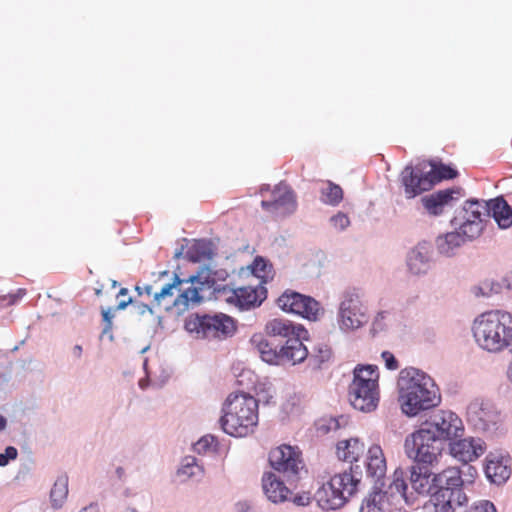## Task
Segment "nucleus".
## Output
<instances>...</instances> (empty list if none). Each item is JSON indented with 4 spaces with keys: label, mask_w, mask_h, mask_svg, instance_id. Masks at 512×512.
Returning <instances> with one entry per match:
<instances>
[{
    "label": "nucleus",
    "mask_w": 512,
    "mask_h": 512,
    "mask_svg": "<svg viewBox=\"0 0 512 512\" xmlns=\"http://www.w3.org/2000/svg\"><path fill=\"white\" fill-rule=\"evenodd\" d=\"M397 387L401 410L409 417L436 407L441 401L439 390L433 379L413 367L400 371Z\"/></svg>",
    "instance_id": "obj_1"
},
{
    "label": "nucleus",
    "mask_w": 512,
    "mask_h": 512,
    "mask_svg": "<svg viewBox=\"0 0 512 512\" xmlns=\"http://www.w3.org/2000/svg\"><path fill=\"white\" fill-rule=\"evenodd\" d=\"M220 419L223 431L234 437L254 433L259 421L258 400L250 394H231L225 401Z\"/></svg>",
    "instance_id": "obj_2"
},
{
    "label": "nucleus",
    "mask_w": 512,
    "mask_h": 512,
    "mask_svg": "<svg viewBox=\"0 0 512 512\" xmlns=\"http://www.w3.org/2000/svg\"><path fill=\"white\" fill-rule=\"evenodd\" d=\"M473 335L478 345L489 352H500L512 346V315L490 311L474 320Z\"/></svg>",
    "instance_id": "obj_3"
},
{
    "label": "nucleus",
    "mask_w": 512,
    "mask_h": 512,
    "mask_svg": "<svg viewBox=\"0 0 512 512\" xmlns=\"http://www.w3.org/2000/svg\"><path fill=\"white\" fill-rule=\"evenodd\" d=\"M349 385L348 396L351 405L362 412L374 411L379 403V373L373 365L357 366Z\"/></svg>",
    "instance_id": "obj_4"
},
{
    "label": "nucleus",
    "mask_w": 512,
    "mask_h": 512,
    "mask_svg": "<svg viewBox=\"0 0 512 512\" xmlns=\"http://www.w3.org/2000/svg\"><path fill=\"white\" fill-rule=\"evenodd\" d=\"M444 444L423 424L405 438L404 450L417 464L433 466L439 462Z\"/></svg>",
    "instance_id": "obj_5"
},
{
    "label": "nucleus",
    "mask_w": 512,
    "mask_h": 512,
    "mask_svg": "<svg viewBox=\"0 0 512 512\" xmlns=\"http://www.w3.org/2000/svg\"><path fill=\"white\" fill-rule=\"evenodd\" d=\"M185 329L197 338H222L235 331L234 321L225 314L192 315L185 321Z\"/></svg>",
    "instance_id": "obj_6"
},
{
    "label": "nucleus",
    "mask_w": 512,
    "mask_h": 512,
    "mask_svg": "<svg viewBox=\"0 0 512 512\" xmlns=\"http://www.w3.org/2000/svg\"><path fill=\"white\" fill-rule=\"evenodd\" d=\"M277 305L285 312L293 313L312 321L318 320L324 313L320 303L314 298L292 290H286L277 299Z\"/></svg>",
    "instance_id": "obj_7"
},
{
    "label": "nucleus",
    "mask_w": 512,
    "mask_h": 512,
    "mask_svg": "<svg viewBox=\"0 0 512 512\" xmlns=\"http://www.w3.org/2000/svg\"><path fill=\"white\" fill-rule=\"evenodd\" d=\"M422 424L431 430L443 444L446 441L450 442L462 437L464 433V425L461 418L449 410H439Z\"/></svg>",
    "instance_id": "obj_8"
},
{
    "label": "nucleus",
    "mask_w": 512,
    "mask_h": 512,
    "mask_svg": "<svg viewBox=\"0 0 512 512\" xmlns=\"http://www.w3.org/2000/svg\"><path fill=\"white\" fill-rule=\"evenodd\" d=\"M269 464L286 477H295L304 468L302 451L297 446L282 444L270 450Z\"/></svg>",
    "instance_id": "obj_9"
},
{
    "label": "nucleus",
    "mask_w": 512,
    "mask_h": 512,
    "mask_svg": "<svg viewBox=\"0 0 512 512\" xmlns=\"http://www.w3.org/2000/svg\"><path fill=\"white\" fill-rule=\"evenodd\" d=\"M368 322V316L363 309L358 295L347 294L340 304L339 324L342 330L352 331Z\"/></svg>",
    "instance_id": "obj_10"
},
{
    "label": "nucleus",
    "mask_w": 512,
    "mask_h": 512,
    "mask_svg": "<svg viewBox=\"0 0 512 512\" xmlns=\"http://www.w3.org/2000/svg\"><path fill=\"white\" fill-rule=\"evenodd\" d=\"M182 281L183 285L189 284V286L178 288L179 295L176 301L178 313L186 311L190 304H199L203 299L202 292L205 288H210L213 283L209 280V276H203V272Z\"/></svg>",
    "instance_id": "obj_11"
},
{
    "label": "nucleus",
    "mask_w": 512,
    "mask_h": 512,
    "mask_svg": "<svg viewBox=\"0 0 512 512\" xmlns=\"http://www.w3.org/2000/svg\"><path fill=\"white\" fill-rule=\"evenodd\" d=\"M470 423L481 431H487L499 421V413L490 401L475 399L467 408Z\"/></svg>",
    "instance_id": "obj_12"
},
{
    "label": "nucleus",
    "mask_w": 512,
    "mask_h": 512,
    "mask_svg": "<svg viewBox=\"0 0 512 512\" xmlns=\"http://www.w3.org/2000/svg\"><path fill=\"white\" fill-rule=\"evenodd\" d=\"M271 200H263L262 208L272 216H285L296 208L293 191L286 185H278L271 192Z\"/></svg>",
    "instance_id": "obj_13"
},
{
    "label": "nucleus",
    "mask_w": 512,
    "mask_h": 512,
    "mask_svg": "<svg viewBox=\"0 0 512 512\" xmlns=\"http://www.w3.org/2000/svg\"><path fill=\"white\" fill-rule=\"evenodd\" d=\"M485 442L480 438H456L449 442V453L456 460L467 464L485 453Z\"/></svg>",
    "instance_id": "obj_14"
},
{
    "label": "nucleus",
    "mask_w": 512,
    "mask_h": 512,
    "mask_svg": "<svg viewBox=\"0 0 512 512\" xmlns=\"http://www.w3.org/2000/svg\"><path fill=\"white\" fill-rule=\"evenodd\" d=\"M401 183L407 198H414L433 187L428 171L424 172L419 167L406 166L401 173Z\"/></svg>",
    "instance_id": "obj_15"
},
{
    "label": "nucleus",
    "mask_w": 512,
    "mask_h": 512,
    "mask_svg": "<svg viewBox=\"0 0 512 512\" xmlns=\"http://www.w3.org/2000/svg\"><path fill=\"white\" fill-rule=\"evenodd\" d=\"M430 495V502L435 507V512H454L456 507L467 503V497L463 491L453 492L449 489L436 488Z\"/></svg>",
    "instance_id": "obj_16"
},
{
    "label": "nucleus",
    "mask_w": 512,
    "mask_h": 512,
    "mask_svg": "<svg viewBox=\"0 0 512 512\" xmlns=\"http://www.w3.org/2000/svg\"><path fill=\"white\" fill-rule=\"evenodd\" d=\"M267 336L289 340L294 336L307 334V331L300 324H293L290 320L274 318L265 325Z\"/></svg>",
    "instance_id": "obj_17"
},
{
    "label": "nucleus",
    "mask_w": 512,
    "mask_h": 512,
    "mask_svg": "<svg viewBox=\"0 0 512 512\" xmlns=\"http://www.w3.org/2000/svg\"><path fill=\"white\" fill-rule=\"evenodd\" d=\"M265 298V291L255 287H239L232 291L227 301L238 306L240 309H249L259 306Z\"/></svg>",
    "instance_id": "obj_18"
},
{
    "label": "nucleus",
    "mask_w": 512,
    "mask_h": 512,
    "mask_svg": "<svg viewBox=\"0 0 512 512\" xmlns=\"http://www.w3.org/2000/svg\"><path fill=\"white\" fill-rule=\"evenodd\" d=\"M262 488L267 498L273 503H280L290 499L292 492L278 476L266 472L262 476Z\"/></svg>",
    "instance_id": "obj_19"
},
{
    "label": "nucleus",
    "mask_w": 512,
    "mask_h": 512,
    "mask_svg": "<svg viewBox=\"0 0 512 512\" xmlns=\"http://www.w3.org/2000/svg\"><path fill=\"white\" fill-rule=\"evenodd\" d=\"M432 247L427 242L418 243L408 254L407 266L413 274L425 273L429 267Z\"/></svg>",
    "instance_id": "obj_20"
},
{
    "label": "nucleus",
    "mask_w": 512,
    "mask_h": 512,
    "mask_svg": "<svg viewBox=\"0 0 512 512\" xmlns=\"http://www.w3.org/2000/svg\"><path fill=\"white\" fill-rule=\"evenodd\" d=\"M485 474L493 483H504L511 474L507 459L490 453L486 457Z\"/></svg>",
    "instance_id": "obj_21"
},
{
    "label": "nucleus",
    "mask_w": 512,
    "mask_h": 512,
    "mask_svg": "<svg viewBox=\"0 0 512 512\" xmlns=\"http://www.w3.org/2000/svg\"><path fill=\"white\" fill-rule=\"evenodd\" d=\"M319 505L326 510H335L343 507L346 503L343 491L332 487V481L329 480L323 484L316 493Z\"/></svg>",
    "instance_id": "obj_22"
},
{
    "label": "nucleus",
    "mask_w": 512,
    "mask_h": 512,
    "mask_svg": "<svg viewBox=\"0 0 512 512\" xmlns=\"http://www.w3.org/2000/svg\"><path fill=\"white\" fill-rule=\"evenodd\" d=\"M454 194H459V190H439L423 197L422 203L429 214L438 216L443 213L444 207L454 199Z\"/></svg>",
    "instance_id": "obj_23"
},
{
    "label": "nucleus",
    "mask_w": 512,
    "mask_h": 512,
    "mask_svg": "<svg viewBox=\"0 0 512 512\" xmlns=\"http://www.w3.org/2000/svg\"><path fill=\"white\" fill-rule=\"evenodd\" d=\"M387 471V463L380 445L373 444L369 447L366 457V472L368 476L381 479Z\"/></svg>",
    "instance_id": "obj_24"
},
{
    "label": "nucleus",
    "mask_w": 512,
    "mask_h": 512,
    "mask_svg": "<svg viewBox=\"0 0 512 512\" xmlns=\"http://www.w3.org/2000/svg\"><path fill=\"white\" fill-rule=\"evenodd\" d=\"M306 334L294 336L286 340L285 345L279 350V359H285L292 364H297L304 361L308 356V350L302 343V339Z\"/></svg>",
    "instance_id": "obj_25"
},
{
    "label": "nucleus",
    "mask_w": 512,
    "mask_h": 512,
    "mask_svg": "<svg viewBox=\"0 0 512 512\" xmlns=\"http://www.w3.org/2000/svg\"><path fill=\"white\" fill-rule=\"evenodd\" d=\"M178 286H183V281L176 275L172 283L166 284L154 294L153 305L165 311L176 309L177 297H174V290Z\"/></svg>",
    "instance_id": "obj_26"
},
{
    "label": "nucleus",
    "mask_w": 512,
    "mask_h": 512,
    "mask_svg": "<svg viewBox=\"0 0 512 512\" xmlns=\"http://www.w3.org/2000/svg\"><path fill=\"white\" fill-rule=\"evenodd\" d=\"M364 450L363 442L358 438H350L337 443L336 455L340 460L353 463L359 460Z\"/></svg>",
    "instance_id": "obj_27"
},
{
    "label": "nucleus",
    "mask_w": 512,
    "mask_h": 512,
    "mask_svg": "<svg viewBox=\"0 0 512 512\" xmlns=\"http://www.w3.org/2000/svg\"><path fill=\"white\" fill-rule=\"evenodd\" d=\"M433 481L436 488L449 489L453 492L463 491V480L459 469L450 467L440 473L433 474Z\"/></svg>",
    "instance_id": "obj_28"
},
{
    "label": "nucleus",
    "mask_w": 512,
    "mask_h": 512,
    "mask_svg": "<svg viewBox=\"0 0 512 512\" xmlns=\"http://www.w3.org/2000/svg\"><path fill=\"white\" fill-rule=\"evenodd\" d=\"M330 480L332 481V487L334 489L336 487L340 491H343L346 502L356 493L358 485L360 484V478L353 473L352 468H350L349 471L335 474Z\"/></svg>",
    "instance_id": "obj_29"
},
{
    "label": "nucleus",
    "mask_w": 512,
    "mask_h": 512,
    "mask_svg": "<svg viewBox=\"0 0 512 512\" xmlns=\"http://www.w3.org/2000/svg\"><path fill=\"white\" fill-rule=\"evenodd\" d=\"M412 488L420 495H429L436 489L433 474L422 472L421 467L412 466L410 470Z\"/></svg>",
    "instance_id": "obj_30"
},
{
    "label": "nucleus",
    "mask_w": 512,
    "mask_h": 512,
    "mask_svg": "<svg viewBox=\"0 0 512 512\" xmlns=\"http://www.w3.org/2000/svg\"><path fill=\"white\" fill-rule=\"evenodd\" d=\"M408 485L406 482V473L402 468H397L394 470L389 485L385 492H382L385 495V498L388 497L392 499H403L407 502V491Z\"/></svg>",
    "instance_id": "obj_31"
},
{
    "label": "nucleus",
    "mask_w": 512,
    "mask_h": 512,
    "mask_svg": "<svg viewBox=\"0 0 512 512\" xmlns=\"http://www.w3.org/2000/svg\"><path fill=\"white\" fill-rule=\"evenodd\" d=\"M489 212H492L494 220L500 228H508L512 225V208L502 198L492 201Z\"/></svg>",
    "instance_id": "obj_32"
},
{
    "label": "nucleus",
    "mask_w": 512,
    "mask_h": 512,
    "mask_svg": "<svg viewBox=\"0 0 512 512\" xmlns=\"http://www.w3.org/2000/svg\"><path fill=\"white\" fill-rule=\"evenodd\" d=\"M464 241L459 232H449L436 239V246L439 253L445 256H452Z\"/></svg>",
    "instance_id": "obj_33"
},
{
    "label": "nucleus",
    "mask_w": 512,
    "mask_h": 512,
    "mask_svg": "<svg viewBox=\"0 0 512 512\" xmlns=\"http://www.w3.org/2000/svg\"><path fill=\"white\" fill-rule=\"evenodd\" d=\"M251 343L255 346L263 361L269 364L278 363L279 351L273 348L262 334H254L251 338Z\"/></svg>",
    "instance_id": "obj_34"
},
{
    "label": "nucleus",
    "mask_w": 512,
    "mask_h": 512,
    "mask_svg": "<svg viewBox=\"0 0 512 512\" xmlns=\"http://www.w3.org/2000/svg\"><path fill=\"white\" fill-rule=\"evenodd\" d=\"M462 213L463 221L475 220L481 221V224H483L484 217L489 215V210L479 201L469 200L465 202Z\"/></svg>",
    "instance_id": "obj_35"
},
{
    "label": "nucleus",
    "mask_w": 512,
    "mask_h": 512,
    "mask_svg": "<svg viewBox=\"0 0 512 512\" xmlns=\"http://www.w3.org/2000/svg\"><path fill=\"white\" fill-rule=\"evenodd\" d=\"M68 496V477L66 475H61L55 481L51 492L50 499L53 507L60 508L65 502Z\"/></svg>",
    "instance_id": "obj_36"
},
{
    "label": "nucleus",
    "mask_w": 512,
    "mask_h": 512,
    "mask_svg": "<svg viewBox=\"0 0 512 512\" xmlns=\"http://www.w3.org/2000/svg\"><path fill=\"white\" fill-rule=\"evenodd\" d=\"M385 495L382 491H373L363 501L359 512H384Z\"/></svg>",
    "instance_id": "obj_37"
},
{
    "label": "nucleus",
    "mask_w": 512,
    "mask_h": 512,
    "mask_svg": "<svg viewBox=\"0 0 512 512\" xmlns=\"http://www.w3.org/2000/svg\"><path fill=\"white\" fill-rule=\"evenodd\" d=\"M251 270L254 276L261 279V282L266 283L273 278V267L263 257H256L251 264Z\"/></svg>",
    "instance_id": "obj_38"
},
{
    "label": "nucleus",
    "mask_w": 512,
    "mask_h": 512,
    "mask_svg": "<svg viewBox=\"0 0 512 512\" xmlns=\"http://www.w3.org/2000/svg\"><path fill=\"white\" fill-rule=\"evenodd\" d=\"M430 180L433 182V186L442 180L453 179L457 176V171L450 166L439 164L432 165L428 171Z\"/></svg>",
    "instance_id": "obj_39"
},
{
    "label": "nucleus",
    "mask_w": 512,
    "mask_h": 512,
    "mask_svg": "<svg viewBox=\"0 0 512 512\" xmlns=\"http://www.w3.org/2000/svg\"><path fill=\"white\" fill-rule=\"evenodd\" d=\"M327 184L328 187L322 190V201L326 204L336 206L343 199V190L339 185L331 181H328Z\"/></svg>",
    "instance_id": "obj_40"
},
{
    "label": "nucleus",
    "mask_w": 512,
    "mask_h": 512,
    "mask_svg": "<svg viewBox=\"0 0 512 512\" xmlns=\"http://www.w3.org/2000/svg\"><path fill=\"white\" fill-rule=\"evenodd\" d=\"M482 230L483 224H481V221H462V223L459 226V233L464 239H474L481 234Z\"/></svg>",
    "instance_id": "obj_41"
},
{
    "label": "nucleus",
    "mask_w": 512,
    "mask_h": 512,
    "mask_svg": "<svg viewBox=\"0 0 512 512\" xmlns=\"http://www.w3.org/2000/svg\"><path fill=\"white\" fill-rule=\"evenodd\" d=\"M178 473L187 478L202 475L203 468L196 462L194 457H186Z\"/></svg>",
    "instance_id": "obj_42"
},
{
    "label": "nucleus",
    "mask_w": 512,
    "mask_h": 512,
    "mask_svg": "<svg viewBox=\"0 0 512 512\" xmlns=\"http://www.w3.org/2000/svg\"><path fill=\"white\" fill-rule=\"evenodd\" d=\"M216 445V439L211 435H205L194 444L197 453H206Z\"/></svg>",
    "instance_id": "obj_43"
},
{
    "label": "nucleus",
    "mask_w": 512,
    "mask_h": 512,
    "mask_svg": "<svg viewBox=\"0 0 512 512\" xmlns=\"http://www.w3.org/2000/svg\"><path fill=\"white\" fill-rule=\"evenodd\" d=\"M330 221H331V224L333 225V227L336 229H339V230H344L350 224V220H349L348 216L341 212L334 215L330 219Z\"/></svg>",
    "instance_id": "obj_44"
},
{
    "label": "nucleus",
    "mask_w": 512,
    "mask_h": 512,
    "mask_svg": "<svg viewBox=\"0 0 512 512\" xmlns=\"http://www.w3.org/2000/svg\"><path fill=\"white\" fill-rule=\"evenodd\" d=\"M331 357V349L327 345H322L317 349V354H313L312 358L319 366L325 361H328Z\"/></svg>",
    "instance_id": "obj_45"
},
{
    "label": "nucleus",
    "mask_w": 512,
    "mask_h": 512,
    "mask_svg": "<svg viewBox=\"0 0 512 512\" xmlns=\"http://www.w3.org/2000/svg\"><path fill=\"white\" fill-rule=\"evenodd\" d=\"M18 456V451L13 446H8L4 453H0V466H6L10 460H15Z\"/></svg>",
    "instance_id": "obj_46"
},
{
    "label": "nucleus",
    "mask_w": 512,
    "mask_h": 512,
    "mask_svg": "<svg viewBox=\"0 0 512 512\" xmlns=\"http://www.w3.org/2000/svg\"><path fill=\"white\" fill-rule=\"evenodd\" d=\"M381 356H382L383 360L385 361V366L387 367V369H389V370L398 369V367H399L398 361L396 360L395 356L391 352L384 351V352H382Z\"/></svg>",
    "instance_id": "obj_47"
},
{
    "label": "nucleus",
    "mask_w": 512,
    "mask_h": 512,
    "mask_svg": "<svg viewBox=\"0 0 512 512\" xmlns=\"http://www.w3.org/2000/svg\"><path fill=\"white\" fill-rule=\"evenodd\" d=\"M474 512H496V509L492 502L483 500L475 505Z\"/></svg>",
    "instance_id": "obj_48"
},
{
    "label": "nucleus",
    "mask_w": 512,
    "mask_h": 512,
    "mask_svg": "<svg viewBox=\"0 0 512 512\" xmlns=\"http://www.w3.org/2000/svg\"><path fill=\"white\" fill-rule=\"evenodd\" d=\"M26 294V290L23 288L18 289L15 293L8 294L9 301H7L3 306H11L17 303L24 295Z\"/></svg>",
    "instance_id": "obj_49"
},
{
    "label": "nucleus",
    "mask_w": 512,
    "mask_h": 512,
    "mask_svg": "<svg viewBox=\"0 0 512 512\" xmlns=\"http://www.w3.org/2000/svg\"><path fill=\"white\" fill-rule=\"evenodd\" d=\"M102 317L103 321L105 322V327L103 330V333H107L112 329V319L113 314L111 313L110 309H102Z\"/></svg>",
    "instance_id": "obj_50"
},
{
    "label": "nucleus",
    "mask_w": 512,
    "mask_h": 512,
    "mask_svg": "<svg viewBox=\"0 0 512 512\" xmlns=\"http://www.w3.org/2000/svg\"><path fill=\"white\" fill-rule=\"evenodd\" d=\"M290 496H292V494ZM289 500H292L293 503H295L298 506H306L310 503V496H309V494L304 493L302 495L290 497Z\"/></svg>",
    "instance_id": "obj_51"
},
{
    "label": "nucleus",
    "mask_w": 512,
    "mask_h": 512,
    "mask_svg": "<svg viewBox=\"0 0 512 512\" xmlns=\"http://www.w3.org/2000/svg\"><path fill=\"white\" fill-rule=\"evenodd\" d=\"M503 282L507 289L512 290V272L504 277Z\"/></svg>",
    "instance_id": "obj_52"
},
{
    "label": "nucleus",
    "mask_w": 512,
    "mask_h": 512,
    "mask_svg": "<svg viewBox=\"0 0 512 512\" xmlns=\"http://www.w3.org/2000/svg\"><path fill=\"white\" fill-rule=\"evenodd\" d=\"M73 354H74L77 358L81 357V355H82V346H80V345H76V346L73 348Z\"/></svg>",
    "instance_id": "obj_53"
},
{
    "label": "nucleus",
    "mask_w": 512,
    "mask_h": 512,
    "mask_svg": "<svg viewBox=\"0 0 512 512\" xmlns=\"http://www.w3.org/2000/svg\"><path fill=\"white\" fill-rule=\"evenodd\" d=\"M6 424H7V421H6L5 417L0 415V431L5 429Z\"/></svg>",
    "instance_id": "obj_54"
},
{
    "label": "nucleus",
    "mask_w": 512,
    "mask_h": 512,
    "mask_svg": "<svg viewBox=\"0 0 512 512\" xmlns=\"http://www.w3.org/2000/svg\"><path fill=\"white\" fill-rule=\"evenodd\" d=\"M7 301H9L8 295L0 296V307H4L3 304H5Z\"/></svg>",
    "instance_id": "obj_55"
},
{
    "label": "nucleus",
    "mask_w": 512,
    "mask_h": 512,
    "mask_svg": "<svg viewBox=\"0 0 512 512\" xmlns=\"http://www.w3.org/2000/svg\"><path fill=\"white\" fill-rule=\"evenodd\" d=\"M130 302H131V299H129L128 301H121V302H119L118 309H124L128 305V303H130Z\"/></svg>",
    "instance_id": "obj_56"
},
{
    "label": "nucleus",
    "mask_w": 512,
    "mask_h": 512,
    "mask_svg": "<svg viewBox=\"0 0 512 512\" xmlns=\"http://www.w3.org/2000/svg\"><path fill=\"white\" fill-rule=\"evenodd\" d=\"M385 318V312H379L376 316V321L383 320Z\"/></svg>",
    "instance_id": "obj_57"
},
{
    "label": "nucleus",
    "mask_w": 512,
    "mask_h": 512,
    "mask_svg": "<svg viewBox=\"0 0 512 512\" xmlns=\"http://www.w3.org/2000/svg\"><path fill=\"white\" fill-rule=\"evenodd\" d=\"M139 386H140L142 389H144V388L146 387V383H145V380H144V379H141V380L139 381Z\"/></svg>",
    "instance_id": "obj_58"
},
{
    "label": "nucleus",
    "mask_w": 512,
    "mask_h": 512,
    "mask_svg": "<svg viewBox=\"0 0 512 512\" xmlns=\"http://www.w3.org/2000/svg\"><path fill=\"white\" fill-rule=\"evenodd\" d=\"M128 292V290L126 288H121L120 291H119V295H126Z\"/></svg>",
    "instance_id": "obj_59"
},
{
    "label": "nucleus",
    "mask_w": 512,
    "mask_h": 512,
    "mask_svg": "<svg viewBox=\"0 0 512 512\" xmlns=\"http://www.w3.org/2000/svg\"><path fill=\"white\" fill-rule=\"evenodd\" d=\"M146 310L152 312V309L148 305H143L142 312H145Z\"/></svg>",
    "instance_id": "obj_60"
},
{
    "label": "nucleus",
    "mask_w": 512,
    "mask_h": 512,
    "mask_svg": "<svg viewBox=\"0 0 512 512\" xmlns=\"http://www.w3.org/2000/svg\"><path fill=\"white\" fill-rule=\"evenodd\" d=\"M265 191H268V186H267V187H266V186H262V187L260 188V193H261V195H264V192H265Z\"/></svg>",
    "instance_id": "obj_61"
},
{
    "label": "nucleus",
    "mask_w": 512,
    "mask_h": 512,
    "mask_svg": "<svg viewBox=\"0 0 512 512\" xmlns=\"http://www.w3.org/2000/svg\"><path fill=\"white\" fill-rule=\"evenodd\" d=\"M145 290H146V293L150 295L151 292H152V287L151 286H146Z\"/></svg>",
    "instance_id": "obj_62"
},
{
    "label": "nucleus",
    "mask_w": 512,
    "mask_h": 512,
    "mask_svg": "<svg viewBox=\"0 0 512 512\" xmlns=\"http://www.w3.org/2000/svg\"><path fill=\"white\" fill-rule=\"evenodd\" d=\"M117 473H118L119 477H121L122 474H123V469L122 468H118L117 469Z\"/></svg>",
    "instance_id": "obj_63"
},
{
    "label": "nucleus",
    "mask_w": 512,
    "mask_h": 512,
    "mask_svg": "<svg viewBox=\"0 0 512 512\" xmlns=\"http://www.w3.org/2000/svg\"><path fill=\"white\" fill-rule=\"evenodd\" d=\"M468 470L469 471H473L474 473H476V470L473 467H469Z\"/></svg>",
    "instance_id": "obj_64"
}]
</instances>
